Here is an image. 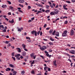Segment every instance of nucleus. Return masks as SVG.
<instances>
[{"instance_id": "nucleus-16", "label": "nucleus", "mask_w": 75, "mask_h": 75, "mask_svg": "<svg viewBox=\"0 0 75 75\" xmlns=\"http://www.w3.org/2000/svg\"><path fill=\"white\" fill-rule=\"evenodd\" d=\"M63 7L64 9L65 10H68V8H66V6L65 5H64Z\"/></svg>"}, {"instance_id": "nucleus-63", "label": "nucleus", "mask_w": 75, "mask_h": 75, "mask_svg": "<svg viewBox=\"0 0 75 75\" xmlns=\"http://www.w3.org/2000/svg\"><path fill=\"white\" fill-rule=\"evenodd\" d=\"M40 35L41 36L42 35V32H40Z\"/></svg>"}, {"instance_id": "nucleus-6", "label": "nucleus", "mask_w": 75, "mask_h": 75, "mask_svg": "<svg viewBox=\"0 0 75 75\" xmlns=\"http://www.w3.org/2000/svg\"><path fill=\"white\" fill-rule=\"evenodd\" d=\"M74 30H72L71 31L70 34L71 35H74Z\"/></svg>"}, {"instance_id": "nucleus-41", "label": "nucleus", "mask_w": 75, "mask_h": 75, "mask_svg": "<svg viewBox=\"0 0 75 75\" xmlns=\"http://www.w3.org/2000/svg\"><path fill=\"white\" fill-rule=\"evenodd\" d=\"M13 73L14 74H17V71H14L13 72Z\"/></svg>"}, {"instance_id": "nucleus-51", "label": "nucleus", "mask_w": 75, "mask_h": 75, "mask_svg": "<svg viewBox=\"0 0 75 75\" xmlns=\"http://www.w3.org/2000/svg\"><path fill=\"white\" fill-rule=\"evenodd\" d=\"M48 71H51V69L50 68L48 67Z\"/></svg>"}, {"instance_id": "nucleus-2", "label": "nucleus", "mask_w": 75, "mask_h": 75, "mask_svg": "<svg viewBox=\"0 0 75 75\" xmlns=\"http://www.w3.org/2000/svg\"><path fill=\"white\" fill-rule=\"evenodd\" d=\"M31 33L33 35H34V34L35 36H37V32L35 30H33L32 31H31Z\"/></svg>"}, {"instance_id": "nucleus-40", "label": "nucleus", "mask_w": 75, "mask_h": 75, "mask_svg": "<svg viewBox=\"0 0 75 75\" xmlns=\"http://www.w3.org/2000/svg\"><path fill=\"white\" fill-rule=\"evenodd\" d=\"M19 6H20V7H24V6H23V5H21V4H19Z\"/></svg>"}, {"instance_id": "nucleus-26", "label": "nucleus", "mask_w": 75, "mask_h": 75, "mask_svg": "<svg viewBox=\"0 0 75 75\" xmlns=\"http://www.w3.org/2000/svg\"><path fill=\"white\" fill-rule=\"evenodd\" d=\"M49 44H50V45H53V42H49Z\"/></svg>"}, {"instance_id": "nucleus-55", "label": "nucleus", "mask_w": 75, "mask_h": 75, "mask_svg": "<svg viewBox=\"0 0 75 75\" xmlns=\"http://www.w3.org/2000/svg\"><path fill=\"white\" fill-rule=\"evenodd\" d=\"M54 14H58V13H57V11H54Z\"/></svg>"}, {"instance_id": "nucleus-56", "label": "nucleus", "mask_w": 75, "mask_h": 75, "mask_svg": "<svg viewBox=\"0 0 75 75\" xmlns=\"http://www.w3.org/2000/svg\"><path fill=\"white\" fill-rule=\"evenodd\" d=\"M49 52H51L52 51V50L51 49H50L49 50Z\"/></svg>"}, {"instance_id": "nucleus-11", "label": "nucleus", "mask_w": 75, "mask_h": 75, "mask_svg": "<svg viewBox=\"0 0 75 75\" xmlns=\"http://www.w3.org/2000/svg\"><path fill=\"white\" fill-rule=\"evenodd\" d=\"M45 53H46V55L47 57H48V56L49 55V54H48V52H47V51H45Z\"/></svg>"}, {"instance_id": "nucleus-21", "label": "nucleus", "mask_w": 75, "mask_h": 75, "mask_svg": "<svg viewBox=\"0 0 75 75\" xmlns=\"http://www.w3.org/2000/svg\"><path fill=\"white\" fill-rule=\"evenodd\" d=\"M11 71V69L8 68H7L6 69V71Z\"/></svg>"}, {"instance_id": "nucleus-39", "label": "nucleus", "mask_w": 75, "mask_h": 75, "mask_svg": "<svg viewBox=\"0 0 75 75\" xmlns=\"http://www.w3.org/2000/svg\"><path fill=\"white\" fill-rule=\"evenodd\" d=\"M42 48H44V49H47V47H46V46H43Z\"/></svg>"}, {"instance_id": "nucleus-49", "label": "nucleus", "mask_w": 75, "mask_h": 75, "mask_svg": "<svg viewBox=\"0 0 75 75\" xmlns=\"http://www.w3.org/2000/svg\"><path fill=\"white\" fill-rule=\"evenodd\" d=\"M34 62H35V60H33V62H32L31 63V64H34Z\"/></svg>"}, {"instance_id": "nucleus-62", "label": "nucleus", "mask_w": 75, "mask_h": 75, "mask_svg": "<svg viewBox=\"0 0 75 75\" xmlns=\"http://www.w3.org/2000/svg\"><path fill=\"white\" fill-rule=\"evenodd\" d=\"M8 15H11V12H8Z\"/></svg>"}, {"instance_id": "nucleus-18", "label": "nucleus", "mask_w": 75, "mask_h": 75, "mask_svg": "<svg viewBox=\"0 0 75 75\" xmlns=\"http://www.w3.org/2000/svg\"><path fill=\"white\" fill-rule=\"evenodd\" d=\"M22 46L23 47V49H25V48L26 46L25 45H24V44H23Z\"/></svg>"}, {"instance_id": "nucleus-59", "label": "nucleus", "mask_w": 75, "mask_h": 75, "mask_svg": "<svg viewBox=\"0 0 75 75\" xmlns=\"http://www.w3.org/2000/svg\"><path fill=\"white\" fill-rule=\"evenodd\" d=\"M50 28H46V29L47 30H50Z\"/></svg>"}, {"instance_id": "nucleus-52", "label": "nucleus", "mask_w": 75, "mask_h": 75, "mask_svg": "<svg viewBox=\"0 0 75 75\" xmlns=\"http://www.w3.org/2000/svg\"><path fill=\"white\" fill-rule=\"evenodd\" d=\"M27 41H28V42H31V40H30V39H29L27 40Z\"/></svg>"}, {"instance_id": "nucleus-3", "label": "nucleus", "mask_w": 75, "mask_h": 75, "mask_svg": "<svg viewBox=\"0 0 75 75\" xmlns=\"http://www.w3.org/2000/svg\"><path fill=\"white\" fill-rule=\"evenodd\" d=\"M69 52L71 54H75V51L74 50H71Z\"/></svg>"}, {"instance_id": "nucleus-54", "label": "nucleus", "mask_w": 75, "mask_h": 75, "mask_svg": "<svg viewBox=\"0 0 75 75\" xmlns=\"http://www.w3.org/2000/svg\"><path fill=\"white\" fill-rule=\"evenodd\" d=\"M23 57L22 56H21L20 57V58H21V59H23Z\"/></svg>"}, {"instance_id": "nucleus-47", "label": "nucleus", "mask_w": 75, "mask_h": 75, "mask_svg": "<svg viewBox=\"0 0 75 75\" xmlns=\"http://www.w3.org/2000/svg\"><path fill=\"white\" fill-rule=\"evenodd\" d=\"M16 59L17 60H20V58L18 57H16Z\"/></svg>"}, {"instance_id": "nucleus-61", "label": "nucleus", "mask_w": 75, "mask_h": 75, "mask_svg": "<svg viewBox=\"0 0 75 75\" xmlns=\"http://www.w3.org/2000/svg\"><path fill=\"white\" fill-rule=\"evenodd\" d=\"M71 1L72 3H75V0H72Z\"/></svg>"}, {"instance_id": "nucleus-37", "label": "nucleus", "mask_w": 75, "mask_h": 75, "mask_svg": "<svg viewBox=\"0 0 75 75\" xmlns=\"http://www.w3.org/2000/svg\"><path fill=\"white\" fill-rule=\"evenodd\" d=\"M40 31H39L37 33V34H38V35H39V34H40Z\"/></svg>"}, {"instance_id": "nucleus-42", "label": "nucleus", "mask_w": 75, "mask_h": 75, "mask_svg": "<svg viewBox=\"0 0 75 75\" xmlns=\"http://www.w3.org/2000/svg\"><path fill=\"white\" fill-rule=\"evenodd\" d=\"M11 55L12 56H14V52H13L11 54Z\"/></svg>"}, {"instance_id": "nucleus-35", "label": "nucleus", "mask_w": 75, "mask_h": 75, "mask_svg": "<svg viewBox=\"0 0 75 75\" xmlns=\"http://www.w3.org/2000/svg\"><path fill=\"white\" fill-rule=\"evenodd\" d=\"M31 73L32 74H35V72L34 70H33L31 72Z\"/></svg>"}, {"instance_id": "nucleus-19", "label": "nucleus", "mask_w": 75, "mask_h": 75, "mask_svg": "<svg viewBox=\"0 0 75 75\" xmlns=\"http://www.w3.org/2000/svg\"><path fill=\"white\" fill-rule=\"evenodd\" d=\"M9 66H10V67H11V68L14 67V66L13 64H9Z\"/></svg>"}, {"instance_id": "nucleus-53", "label": "nucleus", "mask_w": 75, "mask_h": 75, "mask_svg": "<svg viewBox=\"0 0 75 75\" xmlns=\"http://www.w3.org/2000/svg\"><path fill=\"white\" fill-rule=\"evenodd\" d=\"M28 9H30L31 8V6H28Z\"/></svg>"}, {"instance_id": "nucleus-36", "label": "nucleus", "mask_w": 75, "mask_h": 75, "mask_svg": "<svg viewBox=\"0 0 75 75\" xmlns=\"http://www.w3.org/2000/svg\"><path fill=\"white\" fill-rule=\"evenodd\" d=\"M50 39L51 41H54V39H52V38H50Z\"/></svg>"}, {"instance_id": "nucleus-38", "label": "nucleus", "mask_w": 75, "mask_h": 75, "mask_svg": "<svg viewBox=\"0 0 75 75\" xmlns=\"http://www.w3.org/2000/svg\"><path fill=\"white\" fill-rule=\"evenodd\" d=\"M75 56L74 55L71 56V58H75Z\"/></svg>"}, {"instance_id": "nucleus-64", "label": "nucleus", "mask_w": 75, "mask_h": 75, "mask_svg": "<svg viewBox=\"0 0 75 75\" xmlns=\"http://www.w3.org/2000/svg\"><path fill=\"white\" fill-rule=\"evenodd\" d=\"M59 20V18H58L56 19V21H57V20Z\"/></svg>"}, {"instance_id": "nucleus-32", "label": "nucleus", "mask_w": 75, "mask_h": 75, "mask_svg": "<svg viewBox=\"0 0 75 75\" xmlns=\"http://www.w3.org/2000/svg\"><path fill=\"white\" fill-rule=\"evenodd\" d=\"M7 2H8V4H11V2L10 1H7Z\"/></svg>"}, {"instance_id": "nucleus-48", "label": "nucleus", "mask_w": 75, "mask_h": 75, "mask_svg": "<svg viewBox=\"0 0 75 75\" xmlns=\"http://www.w3.org/2000/svg\"><path fill=\"white\" fill-rule=\"evenodd\" d=\"M26 39H29V40H30V38L29 37H26Z\"/></svg>"}, {"instance_id": "nucleus-23", "label": "nucleus", "mask_w": 75, "mask_h": 75, "mask_svg": "<svg viewBox=\"0 0 75 75\" xmlns=\"http://www.w3.org/2000/svg\"><path fill=\"white\" fill-rule=\"evenodd\" d=\"M3 42H4L5 44H8V43H9V42H8L7 41H6L5 42L3 41Z\"/></svg>"}, {"instance_id": "nucleus-50", "label": "nucleus", "mask_w": 75, "mask_h": 75, "mask_svg": "<svg viewBox=\"0 0 75 75\" xmlns=\"http://www.w3.org/2000/svg\"><path fill=\"white\" fill-rule=\"evenodd\" d=\"M40 57H41L43 59H44V57L40 55Z\"/></svg>"}, {"instance_id": "nucleus-7", "label": "nucleus", "mask_w": 75, "mask_h": 75, "mask_svg": "<svg viewBox=\"0 0 75 75\" xmlns=\"http://www.w3.org/2000/svg\"><path fill=\"white\" fill-rule=\"evenodd\" d=\"M59 33L58 32H56L55 33V35L57 37H59Z\"/></svg>"}, {"instance_id": "nucleus-10", "label": "nucleus", "mask_w": 75, "mask_h": 75, "mask_svg": "<svg viewBox=\"0 0 75 75\" xmlns=\"http://www.w3.org/2000/svg\"><path fill=\"white\" fill-rule=\"evenodd\" d=\"M21 55L20 54H17L16 55H15V57H16V58H18L20 57Z\"/></svg>"}, {"instance_id": "nucleus-44", "label": "nucleus", "mask_w": 75, "mask_h": 75, "mask_svg": "<svg viewBox=\"0 0 75 75\" xmlns=\"http://www.w3.org/2000/svg\"><path fill=\"white\" fill-rule=\"evenodd\" d=\"M34 18H35L34 17L31 18V20H32V21H33V20H34Z\"/></svg>"}, {"instance_id": "nucleus-57", "label": "nucleus", "mask_w": 75, "mask_h": 75, "mask_svg": "<svg viewBox=\"0 0 75 75\" xmlns=\"http://www.w3.org/2000/svg\"><path fill=\"white\" fill-rule=\"evenodd\" d=\"M13 7L12 6L9 7V9H13Z\"/></svg>"}, {"instance_id": "nucleus-58", "label": "nucleus", "mask_w": 75, "mask_h": 75, "mask_svg": "<svg viewBox=\"0 0 75 75\" xmlns=\"http://www.w3.org/2000/svg\"><path fill=\"white\" fill-rule=\"evenodd\" d=\"M33 59H35L36 58V55H35V56H34L33 57Z\"/></svg>"}, {"instance_id": "nucleus-5", "label": "nucleus", "mask_w": 75, "mask_h": 75, "mask_svg": "<svg viewBox=\"0 0 75 75\" xmlns=\"http://www.w3.org/2000/svg\"><path fill=\"white\" fill-rule=\"evenodd\" d=\"M22 55L23 57H25L26 55V52L25 51H23L22 52Z\"/></svg>"}, {"instance_id": "nucleus-9", "label": "nucleus", "mask_w": 75, "mask_h": 75, "mask_svg": "<svg viewBox=\"0 0 75 75\" xmlns=\"http://www.w3.org/2000/svg\"><path fill=\"white\" fill-rule=\"evenodd\" d=\"M18 1L20 3H23L24 2V0H19Z\"/></svg>"}, {"instance_id": "nucleus-30", "label": "nucleus", "mask_w": 75, "mask_h": 75, "mask_svg": "<svg viewBox=\"0 0 75 75\" xmlns=\"http://www.w3.org/2000/svg\"><path fill=\"white\" fill-rule=\"evenodd\" d=\"M2 32H3V33H5L6 32V29H4L2 30Z\"/></svg>"}, {"instance_id": "nucleus-13", "label": "nucleus", "mask_w": 75, "mask_h": 75, "mask_svg": "<svg viewBox=\"0 0 75 75\" xmlns=\"http://www.w3.org/2000/svg\"><path fill=\"white\" fill-rule=\"evenodd\" d=\"M17 50L19 52H21V49L20 48H16Z\"/></svg>"}, {"instance_id": "nucleus-20", "label": "nucleus", "mask_w": 75, "mask_h": 75, "mask_svg": "<svg viewBox=\"0 0 75 75\" xmlns=\"http://www.w3.org/2000/svg\"><path fill=\"white\" fill-rule=\"evenodd\" d=\"M48 68V67H45L44 68V69H45V71H46V70H47Z\"/></svg>"}, {"instance_id": "nucleus-33", "label": "nucleus", "mask_w": 75, "mask_h": 75, "mask_svg": "<svg viewBox=\"0 0 75 75\" xmlns=\"http://www.w3.org/2000/svg\"><path fill=\"white\" fill-rule=\"evenodd\" d=\"M46 8H47V9H49V7H50V6L48 5H46Z\"/></svg>"}, {"instance_id": "nucleus-8", "label": "nucleus", "mask_w": 75, "mask_h": 75, "mask_svg": "<svg viewBox=\"0 0 75 75\" xmlns=\"http://www.w3.org/2000/svg\"><path fill=\"white\" fill-rule=\"evenodd\" d=\"M56 62H57V61H54V62H53V65L54 66H55L56 67H57V64H56Z\"/></svg>"}, {"instance_id": "nucleus-12", "label": "nucleus", "mask_w": 75, "mask_h": 75, "mask_svg": "<svg viewBox=\"0 0 75 75\" xmlns=\"http://www.w3.org/2000/svg\"><path fill=\"white\" fill-rule=\"evenodd\" d=\"M35 55L34 53H33L32 54H30V57H31V58H33V57Z\"/></svg>"}, {"instance_id": "nucleus-34", "label": "nucleus", "mask_w": 75, "mask_h": 75, "mask_svg": "<svg viewBox=\"0 0 75 75\" xmlns=\"http://www.w3.org/2000/svg\"><path fill=\"white\" fill-rule=\"evenodd\" d=\"M63 19H66V18L67 19V18H68V17L67 16H63Z\"/></svg>"}, {"instance_id": "nucleus-24", "label": "nucleus", "mask_w": 75, "mask_h": 75, "mask_svg": "<svg viewBox=\"0 0 75 75\" xmlns=\"http://www.w3.org/2000/svg\"><path fill=\"white\" fill-rule=\"evenodd\" d=\"M66 2L68 4H71V1H66Z\"/></svg>"}, {"instance_id": "nucleus-27", "label": "nucleus", "mask_w": 75, "mask_h": 75, "mask_svg": "<svg viewBox=\"0 0 75 75\" xmlns=\"http://www.w3.org/2000/svg\"><path fill=\"white\" fill-rule=\"evenodd\" d=\"M18 11H19V12H20V13H23V12L20 9H18Z\"/></svg>"}, {"instance_id": "nucleus-14", "label": "nucleus", "mask_w": 75, "mask_h": 75, "mask_svg": "<svg viewBox=\"0 0 75 75\" xmlns=\"http://www.w3.org/2000/svg\"><path fill=\"white\" fill-rule=\"evenodd\" d=\"M50 15H51V16H53V15H54L55 14L54 13V12H52L50 13Z\"/></svg>"}, {"instance_id": "nucleus-60", "label": "nucleus", "mask_w": 75, "mask_h": 75, "mask_svg": "<svg viewBox=\"0 0 75 75\" xmlns=\"http://www.w3.org/2000/svg\"><path fill=\"white\" fill-rule=\"evenodd\" d=\"M67 45L68 47H71V45H69V44H67Z\"/></svg>"}, {"instance_id": "nucleus-31", "label": "nucleus", "mask_w": 75, "mask_h": 75, "mask_svg": "<svg viewBox=\"0 0 75 75\" xmlns=\"http://www.w3.org/2000/svg\"><path fill=\"white\" fill-rule=\"evenodd\" d=\"M64 24H68V21H66L64 22Z\"/></svg>"}, {"instance_id": "nucleus-28", "label": "nucleus", "mask_w": 75, "mask_h": 75, "mask_svg": "<svg viewBox=\"0 0 75 75\" xmlns=\"http://www.w3.org/2000/svg\"><path fill=\"white\" fill-rule=\"evenodd\" d=\"M50 10H47L45 11V13H50Z\"/></svg>"}, {"instance_id": "nucleus-1", "label": "nucleus", "mask_w": 75, "mask_h": 75, "mask_svg": "<svg viewBox=\"0 0 75 75\" xmlns=\"http://www.w3.org/2000/svg\"><path fill=\"white\" fill-rule=\"evenodd\" d=\"M67 33H68V31H64L63 33L62 34V36H63V37H65L67 36Z\"/></svg>"}, {"instance_id": "nucleus-22", "label": "nucleus", "mask_w": 75, "mask_h": 75, "mask_svg": "<svg viewBox=\"0 0 75 75\" xmlns=\"http://www.w3.org/2000/svg\"><path fill=\"white\" fill-rule=\"evenodd\" d=\"M55 30H54V31L52 33V35H55Z\"/></svg>"}, {"instance_id": "nucleus-25", "label": "nucleus", "mask_w": 75, "mask_h": 75, "mask_svg": "<svg viewBox=\"0 0 75 75\" xmlns=\"http://www.w3.org/2000/svg\"><path fill=\"white\" fill-rule=\"evenodd\" d=\"M0 28H2L3 29H4V26L2 25H0Z\"/></svg>"}, {"instance_id": "nucleus-43", "label": "nucleus", "mask_w": 75, "mask_h": 75, "mask_svg": "<svg viewBox=\"0 0 75 75\" xmlns=\"http://www.w3.org/2000/svg\"><path fill=\"white\" fill-rule=\"evenodd\" d=\"M12 58L13 59L14 61H16V58L15 57H12Z\"/></svg>"}, {"instance_id": "nucleus-15", "label": "nucleus", "mask_w": 75, "mask_h": 75, "mask_svg": "<svg viewBox=\"0 0 75 75\" xmlns=\"http://www.w3.org/2000/svg\"><path fill=\"white\" fill-rule=\"evenodd\" d=\"M2 8H5V7H7V6L6 5L3 4L2 6H1Z\"/></svg>"}, {"instance_id": "nucleus-4", "label": "nucleus", "mask_w": 75, "mask_h": 75, "mask_svg": "<svg viewBox=\"0 0 75 75\" xmlns=\"http://www.w3.org/2000/svg\"><path fill=\"white\" fill-rule=\"evenodd\" d=\"M39 47H40V49L41 50H42V51H44V50H45L44 48L42 47H41V45H39Z\"/></svg>"}, {"instance_id": "nucleus-29", "label": "nucleus", "mask_w": 75, "mask_h": 75, "mask_svg": "<svg viewBox=\"0 0 75 75\" xmlns=\"http://www.w3.org/2000/svg\"><path fill=\"white\" fill-rule=\"evenodd\" d=\"M18 31L19 32H21V29L20 28H19L18 29Z\"/></svg>"}, {"instance_id": "nucleus-17", "label": "nucleus", "mask_w": 75, "mask_h": 75, "mask_svg": "<svg viewBox=\"0 0 75 75\" xmlns=\"http://www.w3.org/2000/svg\"><path fill=\"white\" fill-rule=\"evenodd\" d=\"M53 31V30L51 29L49 31V33L50 34H52V32Z\"/></svg>"}, {"instance_id": "nucleus-46", "label": "nucleus", "mask_w": 75, "mask_h": 75, "mask_svg": "<svg viewBox=\"0 0 75 75\" xmlns=\"http://www.w3.org/2000/svg\"><path fill=\"white\" fill-rule=\"evenodd\" d=\"M14 23V19H13L11 21V23Z\"/></svg>"}, {"instance_id": "nucleus-45", "label": "nucleus", "mask_w": 75, "mask_h": 75, "mask_svg": "<svg viewBox=\"0 0 75 75\" xmlns=\"http://www.w3.org/2000/svg\"><path fill=\"white\" fill-rule=\"evenodd\" d=\"M68 61H69L70 62H72V61H71V60L69 59H68Z\"/></svg>"}]
</instances>
